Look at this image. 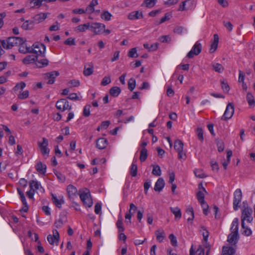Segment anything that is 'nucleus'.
I'll return each mask as SVG.
<instances>
[{
	"instance_id": "f257e3e1",
	"label": "nucleus",
	"mask_w": 255,
	"mask_h": 255,
	"mask_svg": "<svg viewBox=\"0 0 255 255\" xmlns=\"http://www.w3.org/2000/svg\"><path fill=\"white\" fill-rule=\"evenodd\" d=\"M238 224L239 220L238 218H235L233 220V226H235V228L232 229L231 233L228 236L227 241L231 244L236 245L239 240L238 233Z\"/></svg>"
},
{
	"instance_id": "f03ea898",
	"label": "nucleus",
	"mask_w": 255,
	"mask_h": 255,
	"mask_svg": "<svg viewBox=\"0 0 255 255\" xmlns=\"http://www.w3.org/2000/svg\"><path fill=\"white\" fill-rule=\"evenodd\" d=\"M22 41V38L19 37H9L6 40H0V42L3 48L9 49L14 46H17Z\"/></svg>"
},
{
	"instance_id": "7ed1b4c3",
	"label": "nucleus",
	"mask_w": 255,
	"mask_h": 255,
	"mask_svg": "<svg viewBox=\"0 0 255 255\" xmlns=\"http://www.w3.org/2000/svg\"><path fill=\"white\" fill-rule=\"evenodd\" d=\"M46 50V46L42 43L39 42L34 43L30 47L29 53L34 54L35 56L44 57Z\"/></svg>"
},
{
	"instance_id": "20e7f679",
	"label": "nucleus",
	"mask_w": 255,
	"mask_h": 255,
	"mask_svg": "<svg viewBox=\"0 0 255 255\" xmlns=\"http://www.w3.org/2000/svg\"><path fill=\"white\" fill-rule=\"evenodd\" d=\"M80 198L84 205L88 207H90L93 205V201L91 197L89 190L85 189L83 190H79Z\"/></svg>"
},
{
	"instance_id": "39448f33",
	"label": "nucleus",
	"mask_w": 255,
	"mask_h": 255,
	"mask_svg": "<svg viewBox=\"0 0 255 255\" xmlns=\"http://www.w3.org/2000/svg\"><path fill=\"white\" fill-rule=\"evenodd\" d=\"M253 210L251 208L248 207H245L242 210V227L243 229H245V221L246 220L248 222L251 223L253 220L252 216Z\"/></svg>"
},
{
	"instance_id": "423d86ee",
	"label": "nucleus",
	"mask_w": 255,
	"mask_h": 255,
	"mask_svg": "<svg viewBox=\"0 0 255 255\" xmlns=\"http://www.w3.org/2000/svg\"><path fill=\"white\" fill-rule=\"evenodd\" d=\"M48 145V140L45 137L42 138V142H38V145L41 154L46 158L48 156L50 151L49 149L47 147Z\"/></svg>"
},
{
	"instance_id": "0eeeda50",
	"label": "nucleus",
	"mask_w": 255,
	"mask_h": 255,
	"mask_svg": "<svg viewBox=\"0 0 255 255\" xmlns=\"http://www.w3.org/2000/svg\"><path fill=\"white\" fill-rule=\"evenodd\" d=\"M56 107L62 112L65 110H70L72 108V106L69 105V102L65 99L58 100L56 103Z\"/></svg>"
},
{
	"instance_id": "6e6552de",
	"label": "nucleus",
	"mask_w": 255,
	"mask_h": 255,
	"mask_svg": "<svg viewBox=\"0 0 255 255\" xmlns=\"http://www.w3.org/2000/svg\"><path fill=\"white\" fill-rule=\"evenodd\" d=\"M233 200V208L235 211L238 210L239 204L241 202L242 198V193L240 189H237L234 192Z\"/></svg>"
},
{
	"instance_id": "1a4fd4ad",
	"label": "nucleus",
	"mask_w": 255,
	"mask_h": 255,
	"mask_svg": "<svg viewBox=\"0 0 255 255\" xmlns=\"http://www.w3.org/2000/svg\"><path fill=\"white\" fill-rule=\"evenodd\" d=\"M202 50V45L198 41L196 42L192 49L187 54L189 58H193L195 55H199Z\"/></svg>"
},
{
	"instance_id": "9d476101",
	"label": "nucleus",
	"mask_w": 255,
	"mask_h": 255,
	"mask_svg": "<svg viewBox=\"0 0 255 255\" xmlns=\"http://www.w3.org/2000/svg\"><path fill=\"white\" fill-rule=\"evenodd\" d=\"M234 113V106L233 104L230 103L227 105L225 112L222 117V120H227L231 119Z\"/></svg>"
},
{
	"instance_id": "9b49d317",
	"label": "nucleus",
	"mask_w": 255,
	"mask_h": 255,
	"mask_svg": "<svg viewBox=\"0 0 255 255\" xmlns=\"http://www.w3.org/2000/svg\"><path fill=\"white\" fill-rule=\"evenodd\" d=\"M105 25L101 23H93L90 27L93 29L94 32L95 34H99L102 33L104 31L105 28Z\"/></svg>"
},
{
	"instance_id": "f8f14e48",
	"label": "nucleus",
	"mask_w": 255,
	"mask_h": 255,
	"mask_svg": "<svg viewBox=\"0 0 255 255\" xmlns=\"http://www.w3.org/2000/svg\"><path fill=\"white\" fill-rule=\"evenodd\" d=\"M18 44L19 46L18 51L20 53L22 54H26L29 53L30 47H28L26 43V40L22 38V41Z\"/></svg>"
},
{
	"instance_id": "ddd939ff",
	"label": "nucleus",
	"mask_w": 255,
	"mask_h": 255,
	"mask_svg": "<svg viewBox=\"0 0 255 255\" xmlns=\"http://www.w3.org/2000/svg\"><path fill=\"white\" fill-rule=\"evenodd\" d=\"M59 75V73L58 71H52L50 73H47L45 74V77L48 79L47 84H52L55 82V78Z\"/></svg>"
},
{
	"instance_id": "4468645a",
	"label": "nucleus",
	"mask_w": 255,
	"mask_h": 255,
	"mask_svg": "<svg viewBox=\"0 0 255 255\" xmlns=\"http://www.w3.org/2000/svg\"><path fill=\"white\" fill-rule=\"evenodd\" d=\"M94 65L92 62L88 63L84 66L83 74L85 76H89L93 73Z\"/></svg>"
},
{
	"instance_id": "2eb2a0df",
	"label": "nucleus",
	"mask_w": 255,
	"mask_h": 255,
	"mask_svg": "<svg viewBox=\"0 0 255 255\" xmlns=\"http://www.w3.org/2000/svg\"><path fill=\"white\" fill-rule=\"evenodd\" d=\"M108 144V140L104 137L99 138L97 140L96 146L99 149L105 148Z\"/></svg>"
},
{
	"instance_id": "dca6fc26",
	"label": "nucleus",
	"mask_w": 255,
	"mask_h": 255,
	"mask_svg": "<svg viewBox=\"0 0 255 255\" xmlns=\"http://www.w3.org/2000/svg\"><path fill=\"white\" fill-rule=\"evenodd\" d=\"M67 192L69 198L72 199L77 194V188L72 185H69L67 187Z\"/></svg>"
},
{
	"instance_id": "f3484780",
	"label": "nucleus",
	"mask_w": 255,
	"mask_h": 255,
	"mask_svg": "<svg viewBox=\"0 0 255 255\" xmlns=\"http://www.w3.org/2000/svg\"><path fill=\"white\" fill-rule=\"evenodd\" d=\"M52 200L53 203L56 205V206L59 208H61V205L64 203L63 196H59L57 198V196L52 194Z\"/></svg>"
},
{
	"instance_id": "a211bd4d",
	"label": "nucleus",
	"mask_w": 255,
	"mask_h": 255,
	"mask_svg": "<svg viewBox=\"0 0 255 255\" xmlns=\"http://www.w3.org/2000/svg\"><path fill=\"white\" fill-rule=\"evenodd\" d=\"M143 17L142 12L139 11H133L130 12L128 18L130 20H135L138 19L142 18Z\"/></svg>"
},
{
	"instance_id": "6ab92c4d",
	"label": "nucleus",
	"mask_w": 255,
	"mask_h": 255,
	"mask_svg": "<svg viewBox=\"0 0 255 255\" xmlns=\"http://www.w3.org/2000/svg\"><path fill=\"white\" fill-rule=\"evenodd\" d=\"M47 17V13H40L35 15L32 19H34V21L36 23H39L43 21Z\"/></svg>"
},
{
	"instance_id": "aec40b11",
	"label": "nucleus",
	"mask_w": 255,
	"mask_h": 255,
	"mask_svg": "<svg viewBox=\"0 0 255 255\" xmlns=\"http://www.w3.org/2000/svg\"><path fill=\"white\" fill-rule=\"evenodd\" d=\"M219 36L217 34H214V40L211 45V48L210 49V52H214L217 48L219 43Z\"/></svg>"
},
{
	"instance_id": "412c9836",
	"label": "nucleus",
	"mask_w": 255,
	"mask_h": 255,
	"mask_svg": "<svg viewBox=\"0 0 255 255\" xmlns=\"http://www.w3.org/2000/svg\"><path fill=\"white\" fill-rule=\"evenodd\" d=\"M165 185V182L163 178H159L155 184L154 189L155 191L160 192L162 190Z\"/></svg>"
},
{
	"instance_id": "4be33fe9",
	"label": "nucleus",
	"mask_w": 255,
	"mask_h": 255,
	"mask_svg": "<svg viewBox=\"0 0 255 255\" xmlns=\"http://www.w3.org/2000/svg\"><path fill=\"white\" fill-rule=\"evenodd\" d=\"M38 57L34 55H29L26 56L23 60L22 62L24 64H29L33 62H35Z\"/></svg>"
},
{
	"instance_id": "5701e85b",
	"label": "nucleus",
	"mask_w": 255,
	"mask_h": 255,
	"mask_svg": "<svg viewBox=\"0 0 255 255\" xmlns=\"http://www.w3.org/2000/svg\"><path fill=\"white\" fill-rule=\"evenodd\" d=\"M235 253V250L232 247L224 246L222 249V255H233Z\"/></svg>"
},
{
	"instance_id": "b1692460",
	"label": "nucleus",
	"mask_w": 255,
	"mask_h": 255,
	"mask_svg": "<svg viewBox=\"0 0 255 255\" xmlns=\"http://www.w3.org/2000/svg\"><path fill=\"white\" fill-rule=\"evenodd\" d=\"M36 170L40 174H45L46 171V166L41 161L38 162L35 166Z\"/></svg>"
},
{
	"instance_id": "393cba45",
	"label": "nucleus",
	"mask_w": 255,
	"mask_h": 255,
	"mask_svg": "<svg viewBox=\"0 0 255 255\" xmlns=\"http://www.w3.org/2000/svg\"><path fill=\"white\" fill-rule=\"evenodd\" d=\"M90 27V23H85L84 24H80L76 27L74 31L77 32H84Z\"/></svg>"
},
{
	"instance_id": "a878e982",
	"label": "nucleus",
	"mask_w": 255,
	"mask_h": 255,
	"mask_svg": "<svg viewBox=\"0 0 255 255\" xmlns=\"http://www.w3.org/2000/svg\"><path fill=\"white\" fill-rule=\"evenodd\" d=\"M98 4V0H92L90 4L86 8L87 13L89 14L93 13L95 10L94 6L97 5Z\"/></svg>"
},
{
	"instance_id": "bb28decb",
	"label": "nucleus",
	"mask_w": 255,
	"mask_h": 255,
	"mask_svg": "<svg viewBox=\"0 0 255 255\" xmlns=\"http://www.w3.org/2000/svg\"><path fill=\"white\" fill-rule=\"evenodd\" d=\"M171 212L174 215L175 219H180L181 218L182 214L180 208L178 207H170Z\"/></svg>"
},
{
	"instance_id": "cd10ccee",
	"label": "nucleus",
	"mask_w": 255,
	"mask_h": 255,
	"mask_svg": "<svg viewBox=\"0 0 255 255\" xmlns=\"http://www.w3.org/2000/svg\"><path fill=\"white\" fill-rule=\"evenodd\" d=\"M247 101L251 107H254L255 106V100L254 96L250 92L248 93L246 96Z\"/></svg>"
},
{
	"instance_id": "c85d7f7f",
	"label": "nucleus",
	"mask_w": 255,
	"mask_h": 255,
	"mask_svg": "<svg viewBox=\"0 0 255 255\" xmlns=\"http://www.w3.org/2000/svg\"><path fill=\"white\" fill-rule=\"evenodd\" d=\"M49 61L47 59H42L36 60L35 64L38 68H42L47 66L48 65Z\"/></svg>"
},
{
	"instance_id": "c756f323",
	"label": "nucleus",
	"mask_w": 255,
	"mask_h": 255,
	"mask_svg": "<svg viewBox=\"0 0 255 255\" xmlns=\"http://www.w3.org/2000/svg\"><path fill=\"white\" fill-rule=\"evenodd\" d=\"M156 240L160 243L162 242L164 240L165 236L164 232L163 230H158L155 232Z\"/></svg>"
},
{
	"instance_id": "7c9ffc66",
	"label": "nucleus",
	"mask_w": 255,
	"mask_h": 255,
	"mask_svg": "<svg viewBox=\"0 0 255 255\" xmlns=\"http://www.w3.org/2000/svg\"><path fill=\"white\" fill-rule=\"evenodd\" d=\"M121 90L119 87H113L110 89L109 93L113 97H117L121 93Z\"/></svg>"
},
{
	"instance_id": "2f4dec72",
	"label": "nucleus",
	"mask_w": 255,
	"mask_h": 255,
	"mask_svg": "<svg viewBox=\"0 0 255 255\" xmlns=\"http://www.w3.org/2000/svg\"><path fill=\"white\" fill-rule=\"evenodd\" d=\"M148 156L147 150L145 148H142L140 151L139 159L141 162H144Z\"/></svg>"
},
{
	"instance_id": "473e14b6",
	"label": "nucleus",
	"mask_w": 255,
	"mask_h": 255,
	"mask_svg": "<svg viewBox=\"0 0 255 255\" xmlns=\"http://www.w3.org/2000/svg\"><path fill=\"white\" fill-rule=\"evenodd\" d=\"M186 214L188 215L189 217L187 218V221H192L194 218V211L192 207H189L186 209Z\"/></svg>"
},
{
	"instance_id": "72a5a7b5",
	"label": "nucleus",
	"mask_w": 255,
	"mask_h": 255,
	"mask_svg": "<svg viewBox=\"0 0 255 255\" xmlns=\"http://www.w3.org/2000/svg\"><path fill=\"white\" fill-rule=\"evenodd\" d=\"M183 143L179 139H176L174 142V148L177 151L182 150L183 148Z\"/></svg>"
},
{
	"instance_id": "f704fd0d",
	"label": "nucleus",
	"mask_w": 255,
	"mask_h": 255,
	"mask_svg": "<svg viewBox=\"0 0 255 255\" xmlns=\"http://www.w3.org/2000/svg\"><path fill=\"white\" fill-rule=\"evenodd\" d=\"M112 15L107 10H105L101 14L102 19L106 20L109 21L111 20Z\"/></svg>"
},
{
	"instance_id": "c9c22d12",
	"label": "nucleus",
	"mask_w": 255,
	"mask_h": 255,
	"mask_svg": "<svg viewBox=\"0 0 255 255\" xmlns=\"http://www.w3.org/2000/svg\"><path fill=\"white\" fill-rule=\"evenodd\" d=\"M212 67L214 70L219 73H222L224 70L223 66L218 63L212 64Z\"/></svg>"
},
{
	"instance_id": "e433bc0d",
	"label": "nucleus",
	"mask_w": 255,
	"mask_h": 255,
	"mask_svg": "<svg viewBox=\"0 0 255 255\" xmlns=\"http://www.w3.org/2000/svg\"><path fill=\"white\" fill-rule=\"evenodd\" d=\"M117 227L119 232H123L125 228L123 226L122 218L121 216L119 217L118 220L116 223Z\"/></svg>"
},
{
	"instance_id": "4c0bfd02",
	"label": "nucleus",
	"mask_w": 255,
	"mask_h": 255,
	"mask_svg": "<svg viewBox=\"0 0 255 255\" xmlns=\"http://www.w3.org/2000/svg\"><path fill=\"white\" fill-rule=\"evenodd\" d=\"M40 185V184L37 181L31 180L29 182L30 188L34 191L39 189Z\"/></svg>"
},
{
	"instance_id": "58836bf2",
	"label": "nucleus",
	"mask_w": 255,
	"mask_h": 255,
	"mask_svg": "<svg viewBox=\"0 0 255 255\" xmlns=\"http://www.w3.org/2000/svg\"><path fill=\"white\" fill-rule=\"evenodd\" d=\"M152 173L154 175L159 176L161 174V171L160 169V167L158 165H153V170L152 171Z\"/></svg>"
},
{
	"instance_id": "ea45409f",
	"label": "nucleus",
	"mask_w": 255,
	"mask_h": 255,
	"mask_svg": "<svg viewBox=\"0 0 255 255\" xmlns=\"http://www.w3.org/2000/svg\"><path fill=\"white\" fill-rule=\"evenodd\" d=\"M137 170V167L136 164L135 163L132 162L130 169V173L132 177L136 176Z\"/></svg>"
},
{
	"instance_id": "a19ab883",
	"label": "nucleus",
	"mask_w": 255,
	"mask_h": 255,
	"mask_svg": "<svg viewBox=\"0 0 255 255\" xmlns=\"http://www.w3.org/2000/svg\"><path fill=\"white\" fill-rule=\"evenodd\" d=\"M47 239L49 243L51 245H54L55 243H58L59 240V239L51 235H49L47 236Z\"/></svg>"
},
{
	"instance_id": "79ce46f5",
	"label": "nucleus",
	"mask_w": 255,
	"mask_h": 255,
	"mask_svg": "<svg viewBox=\"0 0 255 255\" xmlns=\"http://www.w3.org/2000/svg\"><path fill=\"white\" fill-rule=\"evenodd\" d=\"M136 82L133 78H130L128 82V88L130 91H132L135 87Z\"/></svg>"
},
{
	"instance_id": "37998d69",
	"label": "nucleus",
	"mask_w": 255,
	"mask_h": 255,
	"mask_svg": "<svg viewBox=\"0 0 255 255\" xmlns=\"http://www.w3.org/2000/svg\"><path fill=\"white\" fill-rule=\"evenodd\" d=\"M155 2L156 0H144L143 3L141 4V6H143L144 3L146 7L151 8L155 5Z\"/></svg>"
},
{
	"instance_id": "c03bdc74",
	"label": "nucleus",
	"mask_w": 255,
	"mask_h": 255,
	"mask_svg": "<svg viewBox=\"0 0 255 255\" xmlns=\"http://www.w3.org/2000/svg\"><path fill=\"white\" fill-rule=\"evenodd\" d=\"M128 56L130 58H136L138 57L136 48H132L128 52Z\"/></svg>"
},
{
	"instance_id": "a18cd8bd",
	"label": "nucleus",
	"mask_w": 255,
	"mask_h": 255,
	"mask_svg": "<svg viewBox=\"0 0 255 255\" xmlns=\"http://www.w3.org/2000/svg\"><path fill=\"white\" fill-rule=\"evenodd\" d=\"M90 108L91 106L90 105H87L84 107L83 111V115L84 117H87L90 115Z\"/></svg>"
},
{
	"instance_id": "49530a36",
	"label": "nucleus",
	"mask_w": 255,
	"mask_h": 255,
	"mask_svg": "<svg viewBox=\"0 0 255 255\" xmlns=\"http://www.w3.org/2000/svg\"><path fill=\"white\" fill-rule=\"evenodd\" d=\"M26 86V84L24 82H20L17 83L15 87L13 88L14 91H17L19 89L23 90Z\"/></svg>"
},
{
	"instance_id": "de8ad7c7",
	"label": "nucleus",
	"mask_w": 255,
	"mask_h": 255,
	"mask_svg": "<svg viewBox=\"0 0 255 255\" xmlns=\"http://www.w3.org/2000/svg\"><path fill=\"white\" fill-rule=\"evenodd\" d=\"M195 176L200 178H203L206 177L202 170L196 169L194 171Z\"/></svg>"
},
{
	"instance_id": "09e8293b",
	"label": "nucleus",
	"mask_w": 255,
	"mask_h": 255,
	"mask_svg": "<svg viewBox=\"0 0 255 255\" xmlns=\"http://www.w3.org/2000/svg\"><path fill=\"white\" fill-rule=\"evenodd\" d=\"M196 196L199 202H204L205 195L202 191H198L197 193Z\"/></svg>"
},
{
	"instance_id": "8fccbe9b",
	"label": "nucleus",
	"mask_w": 255,
	"mask_h": 255,
	"mask_svg": "<svg viewBox=\"0 0 255 255\" xmlns=\"http://www.w3.org/2000/svg\"><path fill=\"white\" fill-rule=\"evenodd\" d=\"M171 17V16L170 14H169L168 13H165L164 16L160 19V21H159L158 22L157 24H160L164 22L165 21H166L168 20H169L170 19Z\"/></svg>"
},
{
	"instance_id": "3c124183",
	"label": "nucleus",
	"mask_w": 255,
	"mask_h": 255,
	"mask_svg": "<svg viewBox=\"0 0 255 255\" xmlns=\"http://www.w3.org/2000/svg\"><path fill=\"white\" fill-rule=\"evenodd\" d=\"M68 85L69 87H78L80 85V82L78 80H72L68 82Z\"/></svg>"
},
{
	"instance_id": "603ef678",
	"label": "nucleus",
	"mask_w": 255,
	"mask_h": 255,
	"mask_svg": "<svg viewBox=\"0 0 255 255\" xmlns=\"http://www.w3.org/2000/svg\"><path fill=\"white\" fill-rule=\"evenodd\" d=\"M169 239H170L171 244L173 246L176 247L177 246L176 238L173 234L169 235Z\"/></svg>"
},
{
	"instance_id": "864d4df0",
	"label": "nucleus",
	"mask_w": 255,
	"mask_h": 255,
	"mask_svg": "<svg viewBox=\"0 0 255 255\" xmlns=\"http://www.w3.org/2000/svg\"><path fill=\"white\" fill-rule=\"evenodd\" d=\"M29 96V92L27 90H25L21 92L18 95V98L19 99L23 100L26 99Z\"/></svg>"
},
{
	"instance_id": "5fc2aeb1",
	"label": "nucleus",
	"mask_w": 255,
	"mask_h": 255,
	"mask_svg": "<svg viewBox=\"0 0 255 255\" xmlns=\"http://www.w3.org/2000/svg\"><path fill=\"white\" fill-rule=\"evenodd\" d=\"M159 40L161 42H169L171 41V37L169 35L161 36L159 38Z\"/></svg>"
},
{
	"instance_id": "6e6d98bb",
	"label": "nucleus",
	"mask_w": 255,
	"mask_h": 255,
	"mask_svg": "<svg viewBox=\"0 0 255 255\" xmlns=\"http://www.w3.org/2000/svg\"><path fill=\"white\" fill-rule=\"evenodd\" d=\"M111 82V78L110 76H105L101 82L102 86H106Z\"/></svg>"
},
{
	"instance_id": "4d7b16f0",
	"label": "nucleus",
	"mask_w": 255,
	"mask_h": 255,
	"mask_svg": "<svg viewBox=\"0 0 255 255\" xmlns=\"http://www.w3.org/2000/svg\"><path fill=\"white\" fill-rule=\"evenodd\" d=\"M198 133V138L201 141L204 140L203 130L201 128H198L197 129Z\"/></svg>"
},
{
	"instance_id": "13d9d810",
	"label": "nucleus",
	"mask_w": 255,
	"mask_h": 255,
	"mask_svg": "<svg viewBox=\"0 0 255 255\" xmlns=\"http://www.w3.org/2000/svg\"><path fill=\"white\" fill-rule=\"evenodd\" d=\"M64 44L67 45H75V39L72 37L69 38L64 41Z\"/></svg>"
},
{
	"instance_id": "bf43d9fd",
	"label": "nucleus",
	"mask_w": 255,
	"mask_h": 255,
	"mask_svg": "<svg viewBox=\"0 0 255 255\" xmlns=\"http://www.w3.org/2000/svg\"><path fill=\"white\" fill-rule=\"evenodd\" d=\"M44 0H32L30 1V3H33V6L40 7Z\"/></svg>"
},
{
	"instance_id": "052dcab7",
	"label": "nucleus",
	"mask_w": 255,
	"mask_h": 255,
	"mask_svg": "<svg viewBox=\"0 0 255 255\" xmlns=\"http://www.w3.org/2000/svg\"><path fill=\"white\" fill-rule=\"evenodd\" d=\"M202 229H203L202 235L203 236V241H207L209 235V232L204 227H202Z\"/></svg>"
},
{
	"instance_id": "680f3d73",
	"label": "nucleus",
	"mask_w": 255,
	"mask_h": 255,
	"mask_svg": "<svg viewBox=\"0 0 255 255\" xmlns=\"http://www.w3.org/2000/svg\"><path fill=\"white\" fill-rule=\"evenodd\" d=\"M222 88L223 90L226 92H228L230 90V87L229 85L224 82V81H221Z\"/></svg>"
},
{
	"instance_id": "e2e57ef3",
	"label": "nucleus",
	"mask_w": 255,
	"mask_h": 255,
	"mask_svg": "<svg viewBox=\"0 0 255 255\" xmlns=\"http://www.w3.org/2000/svg\"><path fill=\"white\" fill-rule=\"evenodd\" d=\"M68 98L71 100H80V98L78 97L76 93H72L69 95Z\"/></svg>"
},
{
	"instance_id": "0e129e2a",
	"label": "nucleus",
	"mask_w": 255,
	"mask_h": 255,
	"mask_svg": "<svg viewBox=\"0 0 255 255\" xmlns=\"http://www.w3.org/2000/svg\"><path fill=\"white\" fill-rule=\"evenodd\" d=\"M72 12H73V13H74L75 14H83V13H87L86 10V9L84 10V9H82V8L74 9L72 10Z\"/></svg>"
},
{
	"instance_id": "69168bd1",
	"label": "nucleus",
	"mask_w": 255,
	"mask_h": 255,
	"mask_svg": "<svg viewBox=\"0 0 255 255\" xmlns=\"http://www.w3.org/2000/svg\"><path fill=\"white\" fill-rule=\"evenodd\" d=\"M224 25L230 31L233 29V25L230 21H224Z\"/></svg>"
},
{
	"instance_id": "338daca9",
	"label": "nucleus",
	"mask_w": 255,
	"mask_h": 255,
	"mask_svg": "<svg viewBox=\"0 0 255 255\" xmlns=\"http://www.w3.org/2000/svg\"><path fill=\"white\" fill-rule=\"evenodd\" d=\"M178 158L179 159H185L186 158V154L183 151V149L178 151Z\"/></svg>"
},
{
	"instance_id": "774afa93",
	"label": "nucleus",
	"mask_w": 255,
	"mask_h": 255,
	"mask_svg": "<svg viewBox=\"0 0 255 255\" xmlns=\"http://www.w3.org/2000/svg\"><path fill=\"white\" fill-rule=\"evenodd\" d=\"M218 150L219 152H222L224 150L225 146L223 141H219L217 142Z\"/></svg>"
}]
</instances>
